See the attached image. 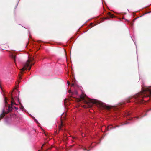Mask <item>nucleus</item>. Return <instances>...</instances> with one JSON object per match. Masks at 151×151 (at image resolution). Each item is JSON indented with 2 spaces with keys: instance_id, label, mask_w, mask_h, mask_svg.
Listing matches in <instances>:
<instances>
[{
  "instance_id": "1",
  "label": "nucleus",
  "mask_w": 151,
  "mask_h": 151,
  "mask_svg": "<svg viewBox=\"0 0 151 151\" xmlns=\"http://www.w3.org/2000/svg\"><path fill=\"white\" fill-rule=\"evenodd\" d=\"M86 95L84 93H82L80 96V98L78 99V101H83V102L85 104L87 105V107H91L93 104L95 103V102L94 100H93L89 98H85Z\"/></svg>"
},
{
  "instance_id": "2",
  "label": "nucleus",
  "mask_w": 151,
  "mask_h": 151,
  "mask_svg": "<svg viewBox=\"0 0 151 151\" xmlns=\"http://www.w3.org/2000/svg\"><path fill=\"white\" fill-rule=\"evenodd\" d=\"M34 59L33 58H28L25 64L24 65V66L23 68L21 69V73H22V71H24V70H26L27 67H28V70H30L31 68V67L34 64V63H33L32 61L34 60Z\"/></svg>"
},
{
  "instance_id": "3",
  "label": "nucleus",
  "mask_w": 151,
  "mask_h": 151,
  "mask_svg": "<svg viewBox=\"0 0 151 151\" xmlns=\"http://www.w3.org/2000/svg\"><path fill=\"white\" fill-rule=\"evenodd\" d=\"M144 93L148 92L149 94L147 95V96H148L151 94V86L148 87V88L144 90Z\"/></svg>"
},
{
  "instance_id": "4",
  "label": "nucleus",
  "mask_w": 151,
  "mask_h": 151,
  "mask_svg": "<svg viewBox=\"0 0 151 151\" xmlns=\"http://www.w3.org/2000/svg\"><path fill=\"white\" fill-rule=\"evenodd\" d=\"M5 109H3L2 111V113L0 115V120L1 119H2L5 116L6 114H7L8 113H6L5 111Z\"/></svg>"
},
{
  "instance_id": "5",
  "label": "nucleus",
  "mask_w": 151,
  "mask_h": 151,
  "mask_svg": "<svg viewBox=\"0 0 151 151\" xmlns=\"http://www.w3.org/2000/svg\"><path fill=\"white\" fill-rule=\"evenodd\" d=\"M99 105L100 107L102 108H106L108 109H110V108L109 106L105 105L104 104L102 103H99Z\"/></svg>"
},
{
  "instance_id": "6",
  "label": "nucleus",
  "mask_w": 151,
  "mask_h": 151,
  "mask_svg": "<svg viewBox=\"0 0 151 151\" xmlns=\"http://www.w3.org/2000/svg\"><path fill=\"white\" fill-rule=\"evenodd\" d=\"M63 119H61V122L60 123V124L59 125V130H63V129H64V127H63L64 125L63 123Z\"/></svg>"
},
{
  "instance_id": "7",
  "label": "nucleus",
  "mask_w": 151,
  "mask_h": 151,
  "mask_svg": "<svg viewBox=\"0 0 151 151\" xmlns=\"http://www.w3.org/2000/svg\"><path fill=\"white\" fill-rule=\"evenodd\" d=\"M13 109V107L12 106H10V105H9L8 106V108L7 109V112H6V113H8V114L9 112L12 111V109Z\"/></svg>"
},
{
  "instance_id": "8",
  "label": "nucleus",
  "mask_w": 151,
  "mask_h": 151,
  "mask_svg": "<svg viewBox=\"0 0 151 151\" xmlns=\"http://www.w3.org/2000/svg\"><path fill=\"white\" fill-rule=\"evenodd\" d=\"M108 15L109 17H111V18H114V15L111 14L110 12H109L108 13Z\"/></svg>"
},
{
  "instance_id": "9",
  "label": "nucleus",
  "mask_w": 151,
  "mask_h": 151,
  "mask_svg": "<svg viewBox=\"0 0 151 151\" xmlns=\"http://www.w3.org/2000/svg\"><path fill=\"white\" fill-rule=\"evenodd\" d=\"M112 128H114L113 127H112L111 125H109L106 129L107 131H109L112 129Z\"/></svg>"
},
{
  "instance_id": "10",
  "label": "nucleus",
  "mask_w": 151,
  "mask_h": 151,
  "mask_svg": "<svg viewBox=\"0 0 151 151\" xmlns=\"http://www.w3.org/2000/svg\"><path fill=\"white\" fill-rule=\"evenodd\" d=\"M11 99H12V101H11V105L12 106L14 104H15V103H14L13 102V101H14V99L12 96H11Z\"/></svg>"
},
{
  "instance_id": "11",
  "label": "nucleus",
  "mask_w": 151,
  "mask_h": 151,
  "mask_svg": "<svg viewBox=\"0 0 151 151\" xmlns=\"http://www.w3.org/2000/svg\"><path fill=\"white\" fill-rule=\"evenodd\" d=\"M5 102L6 104L5 106L6 107L7 106V99L6 97H5Z\"/></svg>"
},
{
  "instance_id": "12",
  "label": "nucleus",
  "mask_w": 151,
  "mask_h": 151,
  "mask_svg": "<svg viewBox=\"0 0 151 151\" xmlns=\"http://www.w3.org/2000/svg\"><path fill=\"white\" fill-rule=\"evenodd\" d=\"M12 58L14 59V61L15 62V59L16 58V56L14 55H12Z\"/></svg>"
},
{
  "instance_id": "13",
  "label": "nucleus",
  "mask_w": 151,
  "mask_h": 151,
  "mask_svg": "<svg viewBox=\"0 0 151 151\" xmlns=\"http://www.w3.org/2000/svg\"><path fill=\"white\" fill-rule=\"evenodd\" d=\"M83 150H84V151H90V150H87L86 149V148H83Z\"/></svg>"
},
{
  "instance_id": "14",
  "label": "nucleus",
  "mask_w": 151,
  "mask_h": 151,
  "mask_svg": "<svg viewBox=\"0 0 151 151\" xmlns=\"http://www.w3.org/2000/svg\"><path fill=\"white\" fill-rule=\"evenodd\" d=\"M119 126L118 125H116L115 127H113L114 128H115L116 127H119Z\"/></svg>"
},
{
  "instance_id": "15",
  "label": "nucleus",
  "mask_w": 151,
  "mask_h": 151,
  "mask_svg": "<svg viewBox=\"0 0 151 151\" xmlns=\"http://www.w3.org/2000/svg\"><path fill=\"white\" fill-rule=\"evenodd\" d=\"M133 22H131L130 23V24H131V25H133Z\"/></svg>"
},
{
  "instance_id": "16",
  "label": "nucleus",
  "mask_w": 151,
  "mask_h": 151,
  "mask_svg": "<svg viewBox=\"0 0 151 151\" xmlns=\"http://www.w3.org/2000/svg\"><path fill=\"white\" fill-rule=\"evenodd\" d=\"M45 144H46V143H45L44 144H43V145H42V147H41V149H42V147H43V146H44V145H45Z\"/></svg>"
},
{
  "instance_id": "17",
  "label": "nucleus",
  "mask_w": 151,
  "mask_h": 151,
  "mask_svg": "<svg viewBox=\"0 0 151 151\" xmlns=\"http://www.w3.org/2000/svg\"><path fill=\"white\" fill-rule=\"evenodd\" d=\"M67 83H68V85H69V84H70V83H69V82L68 81H67Z\"/></svg>"
},
{
  "instance_id": "18",
  "label": "nucleus",
  "mask_w": 151,
  "mask_h": 151,
  "mask_svg": "<svg viewBox=\"0 0 151 151\" xmlns=\"http://www.w3.org/2000/svg\"><path fill=\"white\" fill-rule=\"evenodd\" d=\"M127 103L129 102H130V101H129V100H127Z\"/></svg>"
},
{
  "instance_id": "19",
  "label": "nucleus",
  "mask_w": 151,
  "mask_h": 151,
  "mask_svg": "<svg viewBox=\"0 0 151 151\" xmlns=\"http://www.w3.org/2000/svg\"><path fill=\"white\" fill-rule=\"evenodd\" d=\"M150 110H151V109H150L149 110H148L147 111V112H148V111H150Z\"/></svg>"
},
{
  "instance_id": "20",
  "label": "nucleus",
  "mask_w": 151,
  "mask_h": 151,
  "mask_svg": "<svg viewBox=\"0 0 151 151\" xmlns=\"http://www.w3.org/2000/svg\"><path fill=\"white\" fill-rule=\"evenodd\" d=\"M14 107V108H15L16 109H17H17H18V108H17V107Z\"/></svg>"
},
{
  "instance_id": "21",
  "label": "nucleus",
  "mask_w": 151,
  "mask_h": 151,
  "mask_svg": "<svg viewBox=\"0 0 151 151\" xmlns=\"http://www.w3.org/2000/svg\"><path fill=\"white\" fill-rule=\"evenodd\" d=\"M74 85V83H73L72 84V86H73Z\"/></svg>"
},
{
  "instance_id": "22",
  "label": "nucleus",
  "mask_w": 151,
  "mask_h": 151,
  "mask_svg": "<svg viewBox=\"0 0 151 151\" xmlns=\"http://www.w3.org/2000/svg\"><path fill=\"white\" fill-rule=\"evenodd\" d=\"M19 79H21V76H20L19 77Z\"/></svg>"
},
{
  "instance_id": "23",
  "label": "nucleus",
  "mask_w": 151,
  "mask_h": 151,
  "mask_svg": "<svg viewBox=\"0 0 151 151\" xmlns=\"http://www.w3.org/2000/svg\"><path fill=\"white\" fill-rule=\"evenodd\" d=\"M92 24H93L92 23H91L90 24V25H92Z\"/></svg>"
},
{
  "instance_id": "24",
  "label": "nucleus",
  "mask_w": 151,
  "mask_h": 151,
  "mask_svg": "<svg viewBox=\"0 0 151 151\" xmlns=\"http://www.w3.org/2000/svg\"><path fill=\"white\" fill-rule=\"evenodd\" d=\"M76 93H77V92L76 91Z\"/></svg>"
},
{
  "instance_id": "25",
  "label": "nucleus",
  "mask_w": 151,
  "mask_h": 151,
  "mask_svg": "<svg viewBox=\"0 0 151 151\" xmlns=\"http://www.w3.org/2000/svg\"><path fill=\"white\" fill-rule=\"evenodd\" d=\"M70 90H69V92H70Z\"/></svg>"
},
{
  "instance_id": "26",
  "label": "nucleus",
  "mask_w": 151,
  "mask_h": 151,
  "mask_svg": "<svg viewBox=\"0 0 151 151\" xmlns=\"http://www.w3.org/2000/svg\"><path fill=\"white\" fill-rule=\"evenodd\" d=\"M36 122H38L36 120Z\"/></svg>"
},
{
  "instance_id": "27",
  "label": "nucleus",
  "mask_w": 151,
  "mask_h": 151,
  "mask_svg": "<svg viewBox=\"0 0 151 151\" xmlns=\"http://www.w3.org/2000/svg\"><path fill=\"white\" fill-rule=\"evenodd\" d=\"M73 139H75V138L74 137H73Z\"/></svg>"
},
{
  "instance_id": "28",
  "label": "nucleus",
  "mask_w": 151,
  "mask_h": 151,
  "mask_svg": "<svg viewBox=\"0 0 151 151\" xmlns=\"http://www.w3.org/2000/svg\"><path fill=\"white\" fill-rule=\"evenodd\" d=\"M40 150H39V151H40Z\"/></svg>"
}]
</instances>
